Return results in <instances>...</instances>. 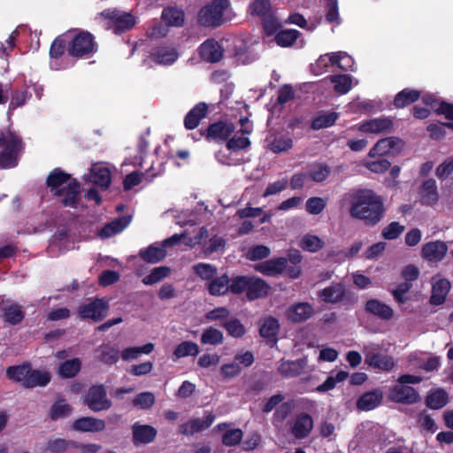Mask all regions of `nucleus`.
<instances>
[{
    "mask_svg": "<svg viewBox=\"0 0 453 453\" xmlns=\"http://www.w3.org/2000/svg\"><path fill=\"white\" fill-rule=\"evenodd\" d=\"M349 214L366 226H376L386 214L383 199L372 189H359L351 196Z\"/></svg>",
    "mask_w": 453,
    "mask_h": 453,
    "instance_id": "1",
    "label": "nucleus"
},
{
    "mask_svg": "<svg viewBox=\"0 0 453 453\" xmlns=\"http://www.w3.org/2000/svg\"><path fill=\"white\" fill-rule=\"evenodd\" d=\"M230 6L229 0H212L200 9L197 20L203 27H219L227 20L225 14Z\"/></svg>",
    "mask_w": 453,
    "mask_h": 453,
    "instance_id": "2",
    "label": "nucleus"
},
{
    "mask_svg": "<svg viewBox=\"0 0 453 453\" xmlns=\"http://www.w3.org/2000/svg\"><path fill=\"white\" fill-rule=\"evenodd\" d=\"M22 146L20 137L11 130L0 131V167L12 168L18 165V154Z\"/></svg>",
    "mask_w": 453,
    "mask_h": 453,
    "instance_id": "3",
    "label": "nucleus"
},
{
    "mask_svg": "<svg viewBox=\"0 0 453 453\" xmlns=\"http://www.w3.org/2000/svg\"><path fill=\"white\" fill-rule=\"evenodd\" d=\"M98 50L94 35L88 31H79L69 38L67 53L72 58H88Z\"/></svg>",
    "mask_w": 453,
    "mask_h": 453,
    "instance_id": "4",
    "label": "nucleus"
},
{
    "mask_svg": "<svg viewBox=\"0 0 453 453\" xmlns=\"http://www.w3.org/2000/svg\"><path fill=\"white\" fill-rule=\"evenodd\" d=\"M109 310L110 304L108 300L93 297L79 306L78 314L82 319L100 322L108 315Z\"/></svg>",
    "mask_w": 453,
    "mask_h": 453,
    "instance_id": "5",
    "label": "nucleus"
},
{
    "mask_svg": "<svg viewBox=\"0 0 453 453\" xmlns=\"http://www.w3.org/2000/svg\"><path fill=\"white\" fill-rule=\"evenodd\" d=\"M101 16L109 21V26L119 35L132 29L136 23L134 15L118 9H105Z\"/></svg>",
    "mask_w": 453,
    "mask_h": 453,
    "instance_id": "6",
    "label": "nucleus"
},
{
    "mask_svg": "<svg viewBox=\"0 0 453 453\" xmlns=\"http://www.w3.org/2000/svg\"><path fill=\"white\" fill-rule=\"evenodd\" d=\"M84 404L93 411L109 410L112 403L107 397V391L103 384L92 385L84 395Z\"/></svg>",
    "mask_w": 453,
    "mask_h": 453,
    "instance_id": "7",
    "label": "nucleus"
},
{
    "mask_svg": "<svg viewBox=\"0 0 453 453\" xmlns=\"http://www.w3.org/2000/svg\"><path fill=\"white\" fill-rule=\"evenodd\" d=\"M81 183L76 179L56 190L54 196L61 198L60 202L63 206L77 209L81 201Z\"/></svg>",
    "mask_w": 453,
    "mask_h": 453,
    "instance_id": "8",
    "label": "nucleus"
},
{
    "mask_svg": "<svg viewBox=\"0 0 453 453\" xmlns=\"http://www.w3.org/2000/svg\"><path fill=\"white\" fill-rule=\"evenodd\" d=\"M288 424L290 434L297 440L307 438L314 426L312 417L305 412L296 415L295 418L290 420Z\"/></svg>",
    "mask_w": 453,
    "mask_h": 453,
    "instance_id": "9",
    "label": "nucleus"
},
{
    "mask_svg": "<svg viewBox=\"0 0 453 453\" xmlns=\"http://www.w3.org/2000/svg\"><path fill=\"white\" fill-rule=\"evenodd\" d=\"M388 398L394 403L409 405L419 402L420 395L414 388L398 383L389 389Z\"/></svg>",
    "mask_w": 453,
    "mask_h": 453,
    "instance_id": "10",
    "label": "nucleus"
},
{
    "mask_svg": "<svg viewBox=\"0 0 453 453\" xmlns=\"http://www.w3.org/2000/svg\"><path fill=\"white\" fill-rule=\"evenodd\" d=\"M265 147L273 153L288 151L293 147L292 138L286 134L269 131L265 139Z\"/></svg>",
    "mask_w": 453,
    "mask_h": 453,
    "instance_id": "11",
    "label": "nucleus"
},
{
    "mask_svg": "<svg viewBox=\"0 0 453 453\" xmlns=\"http://www.w3.org/2000/svg\"><path fill=\"white\" fill-rule=\"evenodd\" d=\"M132 442L134 446L146 445L155 441L157 431L150 425H142L139 422L133 424Z\"/></svg>",
    "mask_w": 453,
    "mask_h": 453,
    "instance_id": "12",
    "label": "nucleus"
},
{
    "mask_svg": "<svg viewBox=\"0 0 453 453\" xmlns=\"http://www.w3.org/2000/svg\"><path fill=\"white\" fill-rule=\"evenodd\" d=\"M215 420V415L210 411L206 412L203 419L192 418L179 426V433L190 436L209 428Z\"/></svg>",
    "mask_w": 453,
    "mask_h": 453,
    "instance_id": "13",
    "label": "nucleus"
},
{
    "mask_svg": "<svg viewBox=\"0 0 453 453\" xmlns=\"http://www.w3.org/2000/svg\"><path fill=\"white\" fill-rule=\"evenodd\" d=\"M448 252V245L443 241H432L425 243L421 249L423 259L437 263L441 261Z\"/></svg>",
    "mask_w": 453,
    "mask_h": 453,
    "instance_id": "14",
    "label": "nucleus"
},
{
    "mask_svg": "<svg viewBox=\"0 0 453 453\" xmlns=\"http://www.w3.org/2000/svg\"><path fill=\"white\" fill-rule=\"evenodd\" d=\"M402 148V140L396 137H386L379 140L370 150L371 157L397 153Z\"/></svg>",
    "mask_w": 453,
    "mask_h": 453,
    "instance_id": "15",
    "label": "nucleus"
},
{
    "mask_svg": "<svg viewBox=\"0 0 453 453\" xmlns=\"http://www.w3.org/2000/svg\"><path fill=\"white\" fill-rule=\"evenodd\" d=\"M224 55V49L215 39H207L199 47L200 58L208 63L219 62Z\"/></svg>",
    "mask_w": 453,
    "mask_h": 453,
    "instance_id": "16",
    "label": "nucleus"
},
{
    "mask_svg": "<svg viewBox=\"0 0 453 453\" xmlns=\"http://www.w3.org/2000/svg\"><path fill=\"white\" fill-rule=\"evenodd\" d=\"M247 291L249 300H255V280L247 276H236L230 279L229 292L239 295Z\"/></svg>",
    "mask_w": 453,
    "mask_h": 453,
    "instance_id": "17",
    "label": "nucleus"
},
{
    "mask_svg": "<svg viewBox=\"0 0 453 453\" xmlns=\"http://www.w3.org/2000/svg\"><path fill=\"white\" fill-rule=\"evenodd\" d=\"M366 313L381 320H390L394 317V310L387 303L376 298H371L365 303Z\"/></svg>",
    "mask_w": 453,
    "mask_h": 453,
    "instance_id": "18",
    "label": "nucleus"
},
{
    "mask_svg": "<svg viewBox=\"0 0 453 453\" xmlns=\"http://www.w3.org/2000/svg\"><path fill=\"white\" fill-rule=\"evenodd\" d=\"M234 131V124L218 121L211 124L203 134L207 140L226 141Z\"/></svg>",
    "mask_w": 453,
    "mask_h": 453,
    "instance_id": "19",
    "label": "nucleus"
},
{
    "mask_svg": "<svg viewBox=\"0 0 453 453\" xmlns=\"http://www.w3.org/2000/svg\"><path fill=\"white\" fill-rule=\"evenodd\" d=\"M313 314V306L306 302L295 303L286 311L288 319L296 323L306 321L311 318Z\"/></svg>",
    "mask_w": 453,
    "mask_h": 453,
    "instance_id": "20",
    "label": "nucleus"
},
{
    "mask_svg": "<svg viewBox=\"0 0 453 453\" xmlns=\"http://www.w3.org/2000/svg\"><path fill=\"white\" fill-rule=\"evenodd\" d=\"M420 203L423 205L434 206L439 201V193L436 181L434 179H427L423 181L419 188Z\"/></svg>",
    "mask_w": 453,
    "mask_h": 453,
    "instance_id": "21",
    "label": "nucleus"
},
{
    "mask_svg": "<svg viewBox=\"0 0 453 453\" xmlns=\"http://www.w3.org/2000/svg\"><path fill=\"white\" fill-rule=\"evenodd\" d=\"M365 362L369 366L383 372L391 371L395 365L394 359L391 356L380 352L370 351L366 353Z\"/></svg>",
    "mask_w": 453,
    "mask_h": 453,
    "instance_id": "22",
    "label": "nucleus"
},
{
    "mask_svg": "<svg viewBox=\"0 0 453 453\" xmlns=\"http://www.w3.org/2000/svg\"><path fill=\"white\" fill-rule=\"evenodd\" d=\"M105 426L104 419L94 417H82L74 420L72 429L79 432L96 433L104 431Z\"/></svg>",
    "mask_w": 453,
    "mask_h": 453,
    "instance_id": "23",
    "label": "nucleus"
},
{
    "mask_svg": "<svg viewBox=\"0 0 453 453\" xmlns=\"http://www.w3.org/2000/svg\"><path fill=\"white\" fill-rule=\"evenodd\" d=\"M287 264L288 259L283 257L268 259L260 264H257V272H260L267 276H277L285 271Z\"/></svg>",
    "mask_w": 453,
    "mask_h": 453,
    "instance_id": "24",
    "label": "nucleus"
},
{
    "mask_svg": "<svg viewBox=\"0 0 453 453\" xmlns=\"http://www.w3.org/2000/svg\"><path fill=\"white\" fill-rule=\"evenodd\" d=\"M383 399L382 392L380 389L362 394L357 401V409L361 411H368L378 407Z\"/></svg>",
    "mask_w": 453,
    "mask_h": 453,
    "instance_id": "25",
    "label": "nucleus"
},
{
    "mask_svg": "<svg viewBox=\"0 0 453 453\" xmlns=\"http://www.w3.org/2000/svg\"><path fill=\"white\" fill-rule=\"evenodd\" d=\"M73 180H76L72 174L65 173L59 167H56L50 172L46 179V185L54 194L58 189L62 188L64 184L68 185Z\"/></svg>",
    "mask_w": 453,
    "mask_h": 453,
    "instance_id": "26",
    "label": "nucleus"
},
{
    "mask_svg": "<svg viewBox=\"0 0 453 453\" xmlns=\"http://www.w3.org/2000/svg\"><path fill=\"white\" fill-rule=\"evenodd\" d=\"M208 113V106L205 103L200 102L196 104L185 116L184 127L188 130L196 128L200 121L205 118Z\"/></svg>",
    "mask_w": 453,
    "mask_h": 453,
    "instance_id": "27",
    "label": "nucleus"
},
{
    "mask_svg": "<svg viewBox=\"0 0 453 453\" xmlns=\"http://www.w3.org/2000/svg\"><path fill=\"white\" fill-rule=\"evenodd\" d=\"M346 289L342 283H332L330 286L319 290L318 296L326 303H337L345 296Z\"/></svg>",
    "mask_w": 453,
    "mask_h": 453,
    "instance_id": "28",
    "label": "nucleus"
},
{
    "mask_svg": "<svg viewBox=\"0 0 453 453\" xmlns=\"http://www.w3.org/2000/svg\"><path fill=\"white\" fill-rule=\"evenodd\" d=\"M1 305L5 322L15 326L24 319L25 312L18 303H12L10 301H3Z\"/></svg>",
    "mask_w": 453,
    "mask_h": 453,
    "instance_id": "29",
    "label": "nucleus"
},
{
    "mask_svg": "<svg viewBox=\"0 0 453 453\" xmlns=\"http://www.w3.org/2000/svg\"><path fill=\"white\" fill-rule=\"evenodd\" d=\"M279 330V321L275 318L269 317L259 327V334L269 345L274 346L278 342Z\"/></svg>",
    "mask_w": 453,
    "mask_h": 453,
    "instance_id": "30",
    "label": "nucleus"
},
{
    "mask_svg": "<svg viewBox=\"0 0 453 453\" xmlns=\"http://www.w3.org/2000/svg\"><path fill=\"white\" fill-rule=\"evenodd\" d=\"M451 285L449 280L440 279L432 287V295L430 296V303L432 305L442 304L450 290Z\"/></svg>",
    "mask_w": 453,
    "mask_h": 453,
    "instance_id": "31",
    "label": "nucleus"
},
{
    "mask_svg": "<svg viewBox=\"0 0 453 453\" xmlns=\"http://www.w3.org/2000/svg\"><path fill=\"white\" fill-rule=\"evenodd\" d=\"M421 97V91L412 88H403L394 98L393 105L395 109H403L417 102Z\"/></svg>",
    "mask_w": 453,
    "mask_h": 453,
    "instance_id": "32",
    "label": "nucleus"
},
{
    "mask_svg": "<svg viewBox=\"0 0 453 453\" xmlns=\"http://www.w3.org/2000/svg\"><path fill=\"white\" fill-rule=\"evenodd\" d=\"M230 278L226 273L216 276L206 283V289L212 296H225L229 292Z\"/></svg>",
    "mask_w": 453,
    "mask_h": 453,
    "instance_id": "33",
    "label": "nucleus"
},
{
    "mask_svg": "<svg viewBox=\"0 0 453 453\" xmlns=\"http://www.w3.org/2000/svg\"><path fill=\"white\" fill-rule=\"evenodd\" d=\"M91 181L102 190H107L111 184V173L105 166H93L90 170Z\"/></svg>",
    "mask_w": 453,
    "mask_h": 453,
    "instance_id": "34",
    "label": "nucleus"
},
{
    "mask_svg": "<svg viewBox=\"0 0 453 453\" xmlns=\"http://www.w3.org/2000/svg\"><path fill=\"white\" fill-rule=\"evenodd\" d=\"M51 376L49 372L41 370H33L32 366L27 374V378L23 383V387L26 388H34L36 387H45L50 381Z\"/></svg>",
    "mask_w": 453,
    "mask_h": 453,
    "instance_id": "35",
    "label": "nucleus"
},
{
    "mask_svg": "<svg viewBox=\"0 0 453 453\" xmlns=\"http://www.w3.org/2000/svg\"><path fill=\"white\" fill-rule=\"evenodd\" d=\"M449 403V395L443 388L431 389L426 396V405L432 410L443 408Z\"/></svg>",
    "mask_w": 453,
    "mask_h": 453,
    "instance_id": "36",
    "label": "nucleus"
},
{
    "mask_svg": "<svg viewBox=\"0 0 453 453\" xmlns=\"http://www.w3.org/2000/svg\"><path fill=\"white\" fill-rule=\"evenodd\" d=\"M166 256V251L163 245L156 243L150 244L146 249L139 251V257L142 260L149 264H157L162 261Z\"/></svg>",
    "mask_w": 453,
    "mask_h": 453,
    "instance_id": "37",
    "label": "nucleus"
},
{
    "mask_svg": "<svg viewBox=\"0 0 453 453\" xmlns=\"http://www.w3.org/2000/svg\"><path fill=\"white\" fill-rule=\"evenodd\" d=\"M161 18L167 26L180 27L185 22V12L180 8L168 6L163 9Z\"/></svg>",
    "mask_w": 453,
    "mask_h": 453,
    "instance_id": "38",
    "label": "nucleus"
},
{
    "mask_svg": "<svg viewBox=\"0 0 453 453\" xmlns=\"http://www.w3.org/2000/svg\"><path fill=\"white\" fill-rule=\"evenodd\" d=\"M130 223V218L127 216L119 217L111 222L104 225L99 231L101 238H109L116 234L122 232Z\"/></svg>",
    "mask_w": 453,
    "mask_h": 453,
    "instance_id": "39",
    "label": "nucleus"
},
{
    "mask_svg": "<svg viewBox=\"0 0 453 453\" xmlns=\"http://www.w3.org/2000/svg\"><path fill=\"white\" fill-rule=\"evenodd\" d=\"M393 127V122L390 119H373L364 122L359 130L364 133H382L389 131Z\"/></svg>",
    "mask_w": 453,
    "mask_h": 453,
    "instance_id": "40",
    "label": "nucleus"
},
{
    "mask_svg": "<svg viewBox=\"0 0 453 453\" xmlns=\"http://www.w3.org/2000/svg\"><path fill=\"white\" fill-rule=\"evenodd\" d=\"M305 365L306 362L304 359L285 361L280 365L278 371L283 377L294 378L303 372Z\"/></svg>",
    "mask_w": 453,
    "mask_h": 453,
    "instance_id": "41",
    "label": "nucleus"
},
{
    "mask_svg": "<svg viewBox=\"0 0 453 453\" xmlns=\"http://www.w3.org/2000/svg\"><path fill=\"white\" fill-rule=\"evenodd\" d=\"M81 365V359L73 357L61 363L58 366V373L63 379H71L80 372Z\"/></svg>",
    "mask_w": 453,
    "mask_h": 453,
    "instance_id": "42",
    "label": "nucleus"
},
{
    "mask_svg": "<svg viewBox=\"0 0 453 453\" xmlns=\"http://www.w3.org/2000/svg\"><path fill=\"white\" fill-rule=\"evenodd\" d=\"M178 52L174 49L168 47H159L151 53V58L159 65H169L174 63L178 58Z\"/></svg>",
    "mask_w": 453,
    "mask_h": 453,
    "instance_id": "43",
    "label": "nucleus"
},
{
    "mask_svg": "<svg viewBox=\"0 0 453 453\" xmlns=\"http://www.w3.org/2000/svg\"><path fill=\"white\" fill-rule=\"evenodd\" d=\"M96 351L97 360L105 365H115L119 359V350L110 345L103 344Z\"/></svg>",
    "mask_w": 453,
    "mask_h": 453,
    "instance_id": "44",
    "label": "nucleus"
},
{
    "mask_svg": "<svg viewBox=\"0 0 453 453\" xmlns=\"http://www.w3.org/2000/svg\"><path fill=\"white\" fill-rule=\"evenodd\" d=\"M69 35L63 34L57 36L50 44L49 55L51 59L58 60L67 51Z\"/></svg>",
    "mask_w": 453,
    "mask_h": 453,
    "instance_id": "45",
    "label": "nucleus"
},
{
    "mask_svg": "<svg viewBox=\"0 0 453 453\" xmlns=\"http://www.w3.org/2000/svg\"><path fill=\"white\" fill-rule=\"evenodd\" d=\"M328 80L334 84V89L340 95L347 94L352 88V77L349 74H333Z\"/></svg>",
    "mask_w": 453,
    "mask_h": 453,
    "instance_id": "46",
    "label": "nucleus"
},
{
    "mask_svg": "<svg viewBox=\"0 0 453 453\" xmlns=\"http://www.w3.org/2000/svg\"><path fill=\"white\" fill-rule=\"evenodd\" d=\"M262 25L263 36L270 37L274 35L280 31L281 23L275 16V13H271L260 18Z\"/></svg>",
    "mask_w": 453,
    "mask_h": 453,
    "instance_id": "47",
    "label": "nucleus"
},
{
    "mask_svg": "<svg viewBox=\"0 0 453 453\" xmlns=\"http://www.w3.org/2000/svg\"><path fill=\"white\" fill-rule=\"evenodd\" d=\"M155 345L148 342L142 346L128 347L122 350L121 357L125 361L134 360L142 354L149 355L154 350Z\"/></svg>",
    "mask_w": 453,
    "mask_h": 453,
    "instance_id": "48",
    "label": "nucleus"
},
{
    "mask_svg": "<svg viewBox=\"0 0 453 453\" xmlns=\"http://www.w3.org/2000/svg\"><path fill=\"white\" fill-rule=\"evenodd\" d=\"M73 411V407L65 399L56 401L50 407L49 417L51 420L67 418Z\"/></svg>",
    "mask_w": 453,
    "mask_h": 453,
    "instance_id": "49",
    "label": "nucleus"
},
{
    "mask_svg": "<svg viewBox=\"0 0 453 453\" xmlns=\"http://www.w3.org/2000/svg\"><path fill=\"white\" fill-rule=\"evenodd\" d=\"M31 364L24 363L19 365H12L6 369V376L9 380L15 382H25L30 371Z\"/></svg>",
    "mask_w": 453,
    "mask_h": 453,
    "instance_id": "50",
    "label": "nucleus"
},
{
    "mask_svg": "<svg viewBox=\"0 0 453 453\" xmlns=\"http://www.w3.org/2000/svg\"><path fill=\"white\" fill-rule=\"evenodd\" d=\"M296 406V403L294 399L287 402L282 401V403L274 411L273 423L274 425L283 423L295 410Z\"/></svg>",
    "mask_w": 453,
    "mask_h": 453,
    "instance_id": "51",
    "label": "nucleus"
},
{
    "mask_svg": "<svg viewBox=\"0 0 453 453\" xmlns=\"http://www.w3.org/2000/svg\"><path fill=\"white\" fill-rule=\"evenodd\" d=\"M301 33L296 29H283L280 30L274 36L275 42L283 48L292 46Z\"/></svg>",
    "mask_w": 453,
    "mask_h": 453,
    "instance_id": "52",
    "label": "nucleus"
},
{
    "mask_svg": "<svg viewBox=\"0 0 453 453\" xmlns=\"http://www.w3.org/2000/svg\"><path fill=\"white\" fill-rule=\"evenodd\" d=\"M199 351V347L196 342L184 341L176 346L173 355L175 358L179 359L188 356L196 357Z\"/></svg>",
    "mask_w": 453,
    "mask_h": 453,
    "instance_id": "53",
    "label": "nucleus"
},
{
    "mask_svg": "<svg viewBox=\"0 0 453 453\" xmlns=\"http://www.w3.org/2000/svg\"><path fill=\"white\" fill-rule=\"evenodd\" d=\"M349 377L346 371H339L334 376H328L326 380L316 388L319 393H325L335 388L336 384L344 381Z\"/></svg>",
    "mask_w": 453,
    "mask_h": 453,
    "instance_id": "54",
    "label": "nucleus"
},
{
    "mask_svg": "<svg viewBox=\"0 0 453 453\" xmlns=\"http://www.w3.org/2000/svg\"><path fill=\"white\" fill-rule=\"evenodd\" d=\"M331 173V168L326 164H315L311 166L307 176L315 182H322Z\"/></svg>",
    "mask_w": 453,
    "mask_h": 453,
    "instance_id": "55",
    "label": "nucleus"
},
{
    "mask_svg": "<svg viewBox=\"0 0 453 453\" xmlns=\"http://www.w3.org/2000/svg\"><path fill=\"white\" fill-rule=\"evenodd\" d=\"M223 333L212 326L206 328L201 335V343L209 345H219L223 342Z\"/></svg>",
    "mask_w": 453,
    "mask_h": 453,
    "instance_id": "56",
    "label": "nucleus"
},
{
    "mask_svg": "<svg viewBox=\"0 0 453 453\" xmlns=\"http://www.w3.org/2000/svg\"><path fill=\"white\" fill-rule=\"evenodd\" d=\"M78 442L75 441H66L65 439L51 440L47 444V449L50 453H65L69 448H77Z\"/></svg>",
    "mask_w": 453,
    "mask_h": 453,
    "instance_id": "57",
    "label": "nucleus"
},
{
    "mask_svg": "<svg viewBox=\"0 0 453 453\" xmlns=\"http://www.w3.org/2000/svg\"><path fill=\"white\" fill-rule=\"evenodd\" d=\"M338 119V113L332 111L319 115L311 121V128L319 130L322 128L332 127Z\"/></svg>",
    "mask_w": 453,
    "mask_h": 453,
    "instance_id": "58",
    "label": "nucleus"
},
{
    "mask_svg": "<svg viewBox=\"0 0 453 453\" xmlns=\"http://www.w3.org/2000/svg\"><path fill=\"white\" fill-rule=\"evenodd\" d=\"M303 250L315 253L320 250L324 246V242L317 235L305 234L300 242Z\"/></svg>",
    "mask_w": 453,
    "mask_h": 453,
    "instance_id": "59",
    "label": "nucleus"
},
{
    "mask_svg": "<svg viewBox=\"0 0 453 453\" xmlns=\"http://www.w3.org/2000/svg\"><path fill=\"white\" fill-rule=\"evenodd\" d=\"M195 273L203 280L210 282L217 276L218 269L215 265L206 263H198L194 265Z\"/></svg>",
    "mask_w": 453,
    "mask_h": 453,
    "instance_id": "60",
    "label": "nucleus"
},
{
    "mask_svg": "<svg viewBox=\"0 0 453 453\" xmlns=\"http://www.w3.org/2000/svg\"><path fill=\"white\" fill-rule=\"evenodd\" d=\"M170 272V268L167 266L156 267L150 273V274L146 275L142 281L147 286L153 285L167 277Z\"/></svg>",
    "mask_w": 453,
    "mask_h": 453,
    "instance_id": "61",
    "label": "nucleus"
},
{
    "mask_svg": "<svg viewBox=\"0 0 453 453\" xmlns=\"http://www.w3.org/2000/svg\"><path fill=\"white\" fill-rule=\"evenodd\" d=\"M155 401L154 394L147 391L136 395L132 403L134 407H138L139 409L149 410L154 405Z\"/></svg>",
    "mask_w": 453,
    "mask_h": 453,
    "instance_id": "62",
    "label": "nucleus"
},
{
    "mask_svg": "<svg viewBox=\"0 0 453 453\" xmlns=\"http://www.w3.org/2000/svg\"><path fill=\"white\" fill-rule=\"evenodd\" d=\"M405 230V226L397 221H392L386 226L381 232V236L386 240L397 239Z\"/></svg>",
    "mask_w": 453,
    "mask_h": 453,
    "instance_id": "63",
    "label": "nucleus"
},
{
    "mask_svg": "<svg viewBox=\"0 0 453 453\" xmlns=\"http://www.w3.org/2000/svg\"><path fill=\"white\" fill-rule=\"evenodd\" d=\"M223 327L227 331L228 334L240 338L245 334L243 325L236 319H232L223 324Z\"/></svg>",
    "mask_w": 453,
    "mask_h": 453,
    "instance_id": "64",
    "label": "nucleus"
}]
</instances>
